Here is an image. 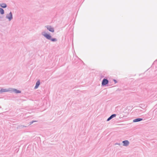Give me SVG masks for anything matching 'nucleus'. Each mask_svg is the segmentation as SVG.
<instances>
[{
    "instance_id": "obj_14",
    "label": "nucleus",
    "mask_w": 157,
    "mask_h": 157,
    "mask_svg": "<svg viewBox=\"0 0 157 157\" xmlns=\"http://www.w3.org/2000/svg\"><path fill=\"white\" fill-rule=\"evenodd\" d=\"M33 123V122L32 121L30 122H29V125H30L31 124H32Z\"/></svg>"
},
{
    "instance_id": "obj_7",
    "label": "nucleus",
    "mask_w": 157,
    "mask_h": 157,
    "mask_svg": "<svg viewBox=\"0 0 157 157\" xmlns=\"http://www.w3.org/2000/svg\"><path fill=\"white\" fill-rule=\"evenodd\" d=\"M123 144V145L125 146H127L128 145L129 142L127 140H125L122 141Z\"/></svg>"
},
{
    "instance_id": "obj_18",
    "label": "nucleus",
    "mask_w": 157,
    "mask_h": 157,
    "mask_svg": "<svg viewBox=\"0 0 157 157\" xmlns=\"http://www.w3.org/2000/svg\"><path fill=\"white\" fill-rule=\"evenodd\" d=\"M2 18V17H1V16H0V18Z\"/></svg>"
},
{
    "instance_id": "obj_19",
    "label": "nucleus",
    "mask_w": 157,
    "mask_h": 157,
    "mask_svg": "<svg viewBox=\"0 0 157 157\" xmlns=\"http://www.w3.org/2000/svg\"><path fill=\"white\" fill-rule=\"evenodd\" d=\"M1 21H4V20H1Z\"/></svg>"
},
{
    "instance_id": "obj_2",
    "label": "nucleus",
    "mask_w": 157,
    "mask_h": 157,
    "mask_svg": "<svg viewBox=\"0 0 157 157\" xmlns=\"http://www.w3.org/2000/svg\"><path fill=\"white\" fill-rule=\"evenodd\" d=\"M6 18L9 21H11L13 18V14L12 13L10 12L9 13L6 14Z\"/></svg>"
},
{
    "instance_id": "obj_4",
    "label": "nucleus",
    "mask_w": 157,
    "mask_h": 157,
    "mask_svg": "<svg viewBox=\"0 0 157 157\" xmlns=\"http://www.w3.org/2000/svg\"><path fill=\"white\" fill-rule=\"evenodd\" d=\"M45 27L47 28V29L49 30L50 32L53 33L54 32V28L52 27L51 26L48 25L45 26Z\"/></svg>"
},
{
    "instance_id": "obj_9",
    "label": "nucleus",
    "mask_w": 157,
    "mask_h": 157,
    "mask_svg": "<svg viewBox=\"0 0 157 157\" xmlns=\"http://www.w3.org/2000/svg\"><path fill=\"white\" fill-rule=\"evenodd\" d=\"M143 120V119L142 118H137L136 119H134L133 120V122H139V121H142V120Z\"/></svg>"
},
{
    "instance_id": "obj_1",
    "label": "nucleus",
    "mask_w": 157,
    "mask_h": 157,
    "mask_svg": "<svg viewBox=\"0 0 157 157\" xmlns=\"http://www.w3.org/2000/svg\"><path fill=\"white\" fill-rule=\"evenodd\" d=\"M41 35L43 36L47 39L51 41L52 42H54L57 41V40L55 38L52 37L49 33L48 34L45 32H43L41 33Z\"/></svg>"
},
{
    "instance_id": "obj_13",
    "label": "nucleus",
    "mask_w": 157,
    "mask_h": 157,
    "mask_svg": "<svg viewBox=\"0 0 157 157\" xmlns=\"http://www.w3.org/2000/svg\"><path fill=\"white\" fill-rule=\"evenodd\" d=\"M113 80L114 82L115 83H117V81L116 80L114 79H113Z\"/></svg>"
},
{
    "instance_id": "obj_5",
    "label": "nucleus",
    "mask_w": 157,
    "mask_h": 157,
    "mask_svg": "<svg viewBox=\"0 0 157 157\" xmlns=\"http://www.w3.org/2000/svg\"><path fill=\"white\" fill-rule=\"evenodd\" d=\"M10 90H10L11 92H14L16 94L20 93L21 92V91L15 89H13L11 88Z\"/></svg>"
},
{
    "instance_id": "obj_16",
    "label": "nucleus",
    "mask_w": 157,
    "mask_h": 157,
    "mask_svg": "<svg viewBox=\"0 0 157 157\" xmlns=\"http://www.w3.org/2000/svg\"><path fill=\"white\" fill-rule=\"evenodd\" d=\"M115 145L116 144H118V145H120V143H116L115 144Z\"/></svg>"
},
{
    "instance_id": "obj_3",
    "label": "nucleus",
    "mask_w": 157,
    "mask_h": 157,
    "mask_svg": "<svg viewBox=\"0 0 157 157\" xmlns=\"http://www.w3.org/2000/svg\"><path fill=\"white\" fill-rule=\"evenodd\" d=\"M109 82V80L105 78H104L102 80L101 82L102 86H105L107 85Z\"/></svg>"
},
{
    "instance_id": "obj_12",
    "label": "nucleus",
    "mask_w": 157,
    "mask_h": 157,
    "mask_svg": "<svg viewBox=\"0 0 157 157\" xmlns=\"http://www.w3.org/2000/svg\"><path fill=\"white\" fill-rule=\"evenodd\" d=\"M0 13L2 15L4 14L5 13L4 10L2 8H0Z\"/></svg>"
},
{
    "instance_id": "obj_17",
    "label": "nucleus",
    "mask_w": 157,
    "mask_h": 157,
    "mask_svg": "<svg viewBox=\"0 0 157 157\" xmlns=\"http://www.w3.org/2000/svg\"><path fill=\"white\" fill-rule=\"evenodd\" d=\"M32 121L33 122H33H37V121Z\"/></svg>"
},
{
    "instance_id": "obj_8",
    "label": "nucleus",
    "mask_w": 157,
    "mask_h": 157,
    "mask_svg": "<svg viewBox=\"0 0 157 157\" xmlns=\"http://www.w3.org/2000/svg\"><path fill=\"white\" fill-rule=\"evenodd\" d=\"M116 116V114H113L111 115L107 120V121H108L112 119L113 118L115 117Z\"/></svg>"
},
{
    "instance_id": "obj_11",
    "label": "nucleus",
    "mask_w": 157,
    "mask_h": 157,
    "mask_svg": "<svg viewBox=\"0 0 157 157\" xmlns=\"http://www.w3.org/2000/svg\"><path fill=\"white\" fill-rule=\"evenodd\" d=\"M0 6L2 8H6L7 7V5L6 3H4L0 4Z\"/></svg>"
},
{
    "instance_id": "obj_10",
    "label": "nucleus",
    "mask_w": 157,
    "mask_h": 157,
    "mask_svg": "<svg viewBox=\"0 0 157 157\" xmlns=\"http://www.w3.org/2000/svg\"><path fill=\"white\" fill-rule=\"evenodd\" d=\"M40 84V80H38L36 83V85L34 87L35 89H37Z\"/></svg>"
},
{
    "instance_id": "obj_6",
    "label": "nucleus",
    "mask_w": 157,
    "mask_h": 157,
    "mask_svg": "<svg viewBox=\"0 0 157 157\" xmlns=\"http://www.w3.org/2000/svg\"><path fill=\"white\" fill-rule=\"evenodd\" d=\"M10 89L11 88H9L8 89H3L2 88L0 90V93H2L4 92H10Z\"/></svg>"
},
{
    "instance_id": "obj_15",
    "label": "nucleus",
    "mask_w": 157,
    "mask_h": 157,
    "mask_svg": "<svg viewBox=\"0 0 157 157\" xmlns=\"http://www.w3.org/2000/svg\"><path fill=\"white\" fill-rule=\"evenodd\" d=\"M21 127L23 128V127H27V126H25V125H21Z\"/></svg>"
}]
</instances>
